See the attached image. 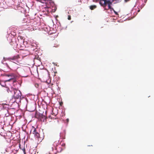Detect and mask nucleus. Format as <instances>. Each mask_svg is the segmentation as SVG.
Wrapping results in <instances>:
<instances>
[{
	"mask_svg": "<svg viewBox=\"0 0 154 154\" xmlns=\"http://www.w3.org/2000/svg\"><path fill=\"white\" fill-rule=\"evenodd\" d=\"M34 134L35 136L38 139V140H41L42 139V138H41L40 137L39 134L37 132L36 129L34 127H32L30 131V134Z\"/></svg>",
	"mask_w": 154,
	"mask_h": 154,
	"instance_id": "1",
	"label": "nucleus"
},
{
	"mask_svg": "<svg viewBox=\"0 0 154 154\" xmlns=\"http://www.w3.org/2000/svg\"><path fill=\"white\" fill-rule=\"evenodd\" d=\"M35 118L38 119L40 120L43 122H45L46 121V119H47V117L43 115V114H37L35 113Z\"/></svg>",
	"mask_w": 154,
	"mask_h": 154,
	"instance_id": "2",
	"label": "nucleus"
},
{
	"mask_svg": "<svg viewBox=\"0 0 154 154\" xmlns=\"http://www.w3.org/2000/svg\"><path fill=\"white\" fill-rule=\"evenodd\" d=\"M13 91L14 93L13 97L14 98L18 99L20 98L22 94L20 90L14 89L13 90Z\"/></svg>",
	"mask_w": 154,
	"mask_h": 154,
	"instance_id": "3",
	"label": "nucleus"
},
{
	"mask_svg": "<svg viewBox=\"0 0 154 154\" xmlns=\"http://www.w3.org/2000/svg\"><path fill=\"white\" fill-rule=\"evenodd\" d=\"M36 111L35 113H37L38 114H43L44 112H47L44 106H38V107L36 108Z\"/></svg>",
	"mask_w": 154,
	"mask_h": 154,
	"instance_id": "4",
	"label": "nucleus"
},
{
	"mask_svg": "<svg viewBox=\"0 0 154 154\" xmlns=\"http://www.w3.org/2000/svg\"><path fill=\"white\" fill-rule=\"evenodd\" d=\"M36 106H26V110L30 112H32L36 109Z\"/></svg>",
	"mask_w": 154,
	"mask_h": 154,
	"instance_id": "5",
	"label": "nucleus"
},
{
	"mask_svg": "<svg viewBox=\"0 0 154 154\" xmlns=\"http://www.w3.org/2000/svg\"><path fill=\"white\" fill-rule=\"evenodd\" d=\"M28 101L27 100L24 99L20 101V105H23V106H27Z\"/></svg>",
	"mask_w": 154,
	"mask_h": 154,
	"instance_id": "6",
	"label": "nucleus"
},
{
	"mask_svg": "<svg viewBox=\"0 0 154 154\" xmlns=\"http://www.w3.org/2000/svg\"><path fill=\"white\" fill-rule=\"evenodd\" d=\"M20 58L19 55L18 54L15 55L13 57L10 58V59L12 60H16Z\"/></svg>",
	"mask_w": 154,
	"mask_h": 154,
	"instance_id": "7",
	"label": "nucleus"
},
{
	"mask_svg": "<svg viewBox=\"0 0 154 154\" xmlns=\"http://www.w3.org/2000/svg\"><path fill=\"white\" fill-rule=\"evenodd\" d=\"M97 7V6L96 5H92L90 6V8L91 10H93L94 9L96 8Z\"/></svg>",
	"mask_w": 154,
	"mask_h": 154,
	"instance_id": "8",
	"label": "nucleus"
},
{
	"mask_svg": "<svg viewBox=\"0 0 154 154\" xmlns=\"http://www.w3.org/2000/svg\"><path fill=\"white\" fill-rule=\"evenodd\" d=\"M56 109V107H55V109H54V108H53V107H52V112H53V113H54V114H55V113H54V112H55V111H56V112H57H57H57V111H58V110H57V109Z\"/></svg>",
	"mask_w": 154,
	"mask_h": 154,
	"instance_id": "9",
	"label": "nucleus"
},
{
	"mask_svg": "<svg viewBox=\"0 0 154 154\" xmlns=\"http://www.w3.org/2000/svg\"><path fill=\"white\" fill-rule=\"evenodd\" d=\"M63 133H60V137H62V139H65V135H64L65 133L64 132H63V134H64V135L63 136L62 135V134H63Z\"/></svg>",
	"mask_w": 154,
	"mask_h": 154,
	"instance_id": "10",
	"label": "nucleus"
},
{
	"mask_svg": "<svg viewBox=\"0 0 154 154\" xmlns=\"http://www.w3.org/2000/svg\"><path fill=\"white\" fill-rule=\"evenodd\" d=\"M21 149L23 151V153H24V154H26V150H25V148H24L23 149Z\"/></svg>",
	"mask_w": 154,
	"mask_h": 154,
	"instance_id": "11",
	"label": "nucleus"
},
{
	"mask_svg": "<svg viewBox=\"0 0 154 154\" xmlns=\"http://www.w3.org/2000/svg\"><path fill=\"white\" fill-rule=\"evenodd\" d=\"M46 3H51V0H45Z\"/></svg>",
	"mask_w": 154,
	"mask_h": 154,
	"instance_id": "12",
	"label": "nucleus"
},
{
	"mask_svg": "<svg viewBox=\"0 0 154 154\" xmlns=\"http://www.w3.org/2000/svg\"><path fill=\"white\" fill-rule=\"evenodd\" d=\"M68 19L69 20H71V17L70 15H69L68 16Z\"/></svg>",
	"mask_w": 154,
	"mask_h": 154,
	"instance_id": "13",
	"label": "nucleus"
},
{
	"mask_svg": "<svg viewBox=\"0 0 154 154\" xmlns=\"http://www.w3.org/2000/svg\"><path fill=\"white\" fill-rule=\"evenodd\" d=\"M59 105L60 106H61L63 104V102L61 101L59 102Z\"/></svg>",
	"mask_w": 154,
	"mask_h": 154,
	"instance_id": "14",
	"label": "nucleus"
},
{
	"mask_svg": "<svg viewBox=\"0 0 154 154\" xmlns=\"http://www.w3.org/2000/svg\"><path fill=\"white\" fill-rule=\"evenodd\" d=\"M28 24H23V26H29L31 25V23H28Z\"/></svg>",
	"mask_w": 154,
	"mask_h": 154,
	"instance_id": "15",
	"label": "nucleus"
},
{
	"mask_svg": "<svg viewBox=\"0 0 154 154\" xmlns=\"http://www.w3.org/2000/svg\"><path fill=\"white\" fill-rule=\"evenodd\" d=\"M58 46V45L57 44H54V47H57Z\"/></svg>",
	"mask_w": 154,
	"mask_h": 154,
	"instance_id": "16",
	"label": "nucleus"
},
{
	"mask_svg": "<svg viewBox=\"0 0 154 154\" xmlns=\"http://www.w3.org/2000/svg\"><path fill=\"white\" fill-rule=\"evenodd\" d=\"M56 9H57V8H54V10H53V12H55V11H56Z\"/></svg>",
	"mask_w": 154,
	"mask_h": 154,
	"instance_id": "17",
	"label": "nucleus"
},
{
	"mask_svg": "<svg viewBox=\"0 0 154 154\" xmlns=\"http://www.w3.org/2000/svg\"><path fill=\"white\" fill-rule=\"evenodd\" d=\"M28 76V75H24L23 76L25 77H27Z\"/></svg>",
	"mask_w": 154,
	"mask_h": 154,
	"instance_id": "18",
	"label": "nucleus"
},
{
	"mask_svg": "<svg viewBox=\"0 0 154 154\" xmlns=\"http://www.w3.org/2000/svg\"><path fill=\"white\" fill-rule=\"evenodd\" d=\"M26 29L28 30H29L30 29V27H28V28H26Z\"/></svg>",
	"mask_w": 154,
	"mask_h": 154,
	"instance_id": "19",
	"label": "nucleus"
},
{
	"mask_svg": "<svg viewBox=\"0 0 154 154\" xmlns=\"http://www.w3.org/2000/svg\"><path fill=\"white\" fill-rule=\"evenodd\" d=\"M114 12L116 14H118L115 11H114Z\"/></svg>",
	"mask_w": 154,
	"mask_h": 154,
	"instance_id": "20",
	"label": "nucleus"
},
{
	"mask_svg": "<svg viewBox=\"0 0 154 154\" xmlns=\"http://www.w3.org/2000/svg\"><path fill=\"white\" fill-rule=\"evenodd\" d=\"M66 121L67 122H68L69 121V119H66Z\"/></svg>",
	"mask_w": 154,
	"mask_h": 154,
	"instance_id": "21",
	"label": "nucleus"
},
{
	"mask_svg": "<svg viewBox=\"0 0 154 154\" xmlns=\"http://www.w3.org/2000/svg\"><path fill=\"white\" fill-rule=\"evenodd\" d=\"M19 147H20V148L21 149V148H20V143L19 144Z\"/></svg>",
	"mask_w": 154,
	"mask_h": 154,
	"instance_id": "22",
	"label": "nucleus"
},
{
	"mask_svg": "<svg viewBox=\"0 0 154 154\" xmlns=\"http://www.w3.org/2000/svg\"><path fill=\"white\" fill-rule=\"evenodd\" d=\"M49 118L52 119V118H51V116H49Z\"/></svg>",
	"mask_w": 154,
	"mask_h": 154,
	"instance_id": "23",
	"label": "nucleus"
},
{
	"mask_svg": "<svg viewBox=\"0 0 154 154\" xmlns=\"http://www.w3.org/2000/svg\"><path fill=\"white\" fill-rule=\"evenodd\" d=\"M55 119L56 120L57 122H58V120L57 119L55 118Z\"/></svg>",
	"mask_w": 154,
	"mask_h": 154,
	"instance_id": "24",
	"label": "nucleus"
},
{
	"mask_svg": "<svg viewBox=\"0 0 154 154\" xmlns=\"http://www.w3.org/2000/svg\"><path fill=\"white\" fill-rule=\"evenodd\" d=\"M6 76H11V75H6Z\"/></svg>",
	"mask_w": 154,
	"mask_h": 154,
	"instance_id": "25",
	"label": "nucleus"
},
{
	"mask_svg": "<svg viewBox=\"0 0 154 154\" xmlns=\"http://www.w3.org/2000/svg\"><path fill=\"white\" fill-rule=\"evenodd\" d=\"M31 154H35V153L34 152L33 153H32Z\"/></svg>",
	"mask_w": 154,
	"mask_h": 154,
	"instance_id": "26",
	"label": "nucleus"
},
{
	"mask_svg": "<svg viewBox=\"0 0 154 154\" xmlns=\"http://www.w3.org/2000/svg\"><path fill=\"white\" fill-rule=\"evenodd\" d=\"M45 75H46V76H47V73H46V74H45Z\"/></svg>",
	"mask_w": 154,
	"mask_h": 154,
	"instance_id": "27",
	"label": "nucleus"
},
{
	"mask_svg": "<svg viewBox=\"0 0 154 154\" xmlns=\"http://www.w3.org/2000/svg\"><path fill=\"white\" fill-rule=\"evenodd\" d=\"M12 79V78H10V79Z\"/></svg>",
	"mask_w": 154,
	"mask_h": 154,
	"instance_id": "28",
	"label": "nucleus"
}]
</instances>
